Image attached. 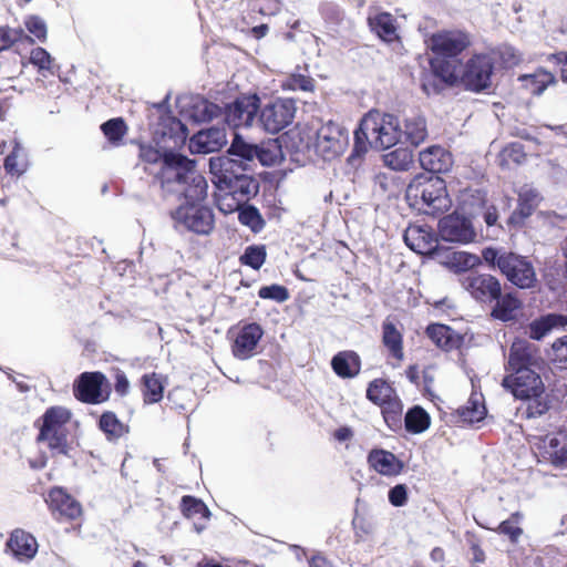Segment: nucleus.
<instances>
[{
    "mask_svg": "<svg viewBox=\"0 0 567 567\" xmlns=\"http://www.w3.org/2000/svg\"><path fill=\"white\" fill-rule=\"evenodd\" d=\"M384 163L394 171H406L412 164V154L406 148H396L384 155Z\"/></svg>",
    "mask_w": 567,
    "mask_h": 567,
    "instance_id": "a18cd8bd",
    "label": "nucleus"
},
{
    "mask_svg": "<svg viewBox=\"0 0 567 567\" xmlns=\"http://www.w3.org/2000/svg\"><path fill=\"white\" fill-rule=\"evenodd\" d=\"M74 423L69 409L60 405L51 406L39 420L38 441L44 443L52 455H68L69 435Z\"/></svg>",
    "mask_w": 567,
    "mask_h": 567,
    "instance_id": "423d86ee",
    "label": "nucleus"
},
{
    "mask_svg": "<svg viewBox=\"0 0 567 567\" xmlns=\"http://www.w3.org/2000/svg\"><path fill=\"white\" fill-rule=\"evenodd\" d=\"M369 25L371 30L385 42H393L399 39L395 19L388 12L370 16Z\"/></svg>",
    "mask_w": 567,
    "mask_h": 567,
    "instance_id": "c85d7f7f",
    "label": "nucleus"
},
{
    "mask_svg": "<svg viewBox=\"0 0 567 567\" xmlns=\"http://www.w3.org/2000/svg\"><path fill=\"white\" fill-rule=\"evenodd\" d=\"M393 395L392 386L382 379L373 380L367 390V398L378 405L388 403Z\"/></svg>",
    "mask_w": 567,
    "mask_h": 567,
    "instance_id": "58836bf2",
    "label": "nucleus"
},
{
    "mask_svg": "<svg viewBox=\"0 0 567 567\" xmlns=\"http://www.w3.org/2000/svg\"><path fill=\"white\" fill-rule=\"evenodd\" d=\"M522 520L520 513H514L508 519L502 522L496 532L503 535L508 536V538L515 543L518 540L520 535L523 534V529L519 527V523Z\"/></svg>",
    "mask_w": 567,
    "mask_h": 567,
    "instance_id": "8fccbe9b",
    "label": "nucleus"
},
{
    "mask_svg": "<svg viewBox=\"0 0 567 567\" xmlns=\"http://www.w3.org/2000/svg\"><path fill=\"white\" fill-rule=\"evenodd\" d=\"M430 426V416L425 410L414 406L405 415V427L409 432L421 433Z\"/></svg>",
    "mask_w": 567,
    "mask_h": 567,
    "instance_id": "ea45409f",
    "label": "nucleus"
},
{
    "mask_svg": "<svg viewBox=\"0 0 567 567\" xmlns=\"http://www.w3.org/2000/svg\"><path fill=\"white\" fill-rule=\"evenodd\" d=\"M544 453L546 457L557 466H567V446L560 445L556 436H546L544 440Z\"/></svg>",
    "mask_w": 567,
    "mask_h": 567,
    "instance_id": "e433bc0d",
    "label": "nucleus"
},
{
    "mask_svg": "<svg viewBox=\"0 0 567 567\" xmlns=\"http://www.w3.org/2000/svg\"><path fill=\"white\" fill-rule=\"evenodd\" d=\"M244 265L254 269H259L266 260V249L264 246H249L240 257Z\"/></svg>",
    "mask_w": 567,
    "mask_h": 567,
    "instance_id": "603ef678",
    "label": "nucleus"
},
{
    "mask_svg": "<svg viewBox=\"0 0 567 567\" xmlns=\"http://www.w3.org/2000/svg\"><path fill=\"white\" fill-rule=\"evenodd\" d=\"M309 567H333L323 556L316 555L309 560Z\"/></svg>",
    "mask_w": 567,
    "mask_h": 567,
    "instance_id": "774afa93",
    "label": "nucleus"
},
{
    "mask_svg": "<svg viewBox=\"0 0 567 567\" xmlns=\"http://www.w3.org/2000/svg\"><path fill=\"white\" fill-rule=\"evenodd\" d=\"M209 171L216 188L215 203L225 215L240 209L258 192L257 183L244 173L245 166L237 159L228 156L212 157Z\"/></svg>",
    "mask_w": 567,
    "mask_h": 567,
    "instance_id": "f257e3e1",
    "label": "nucleus"
},
{
    "mask_svg": "<svg viewBox=\"0 0 567 567\" xmlns=\"http://www.w3.org/2000/svg\"><path fill=\"white\" fill-rule=\"evenodd\" d=\"M511 251H499L495 248L487 247L482 251V258L492 268H498L501 270L502 261L509 257Z\"/></svg>",
    "mask_w": 567,
    "mask_h": 567,
    "instance_id": "680f3d73",
    "label": "nucleus"
},
{
    "mask_svg": "<svg viewBox=\"0 0 567 567\" xmlns=\"http://www.w3.org/2000/svg\"><path fill=\"white\" fill-rule=\"evenodd\" d=\"M12 45V39L9 35L8 27H0V51L7 50Z\"/></svg>",
    "mask_w": 567,
    "mask_h": 567,
    "instance_id": "338daca9",
    "label": "nucleus"
},
{
    "mask_svg": "<svg viewBox=\"0 0 567 567\" xmlns=\"http://www.w3.org/2000/svg\"><path fill=\"white\" fill-rule=\"evenodd\" d=\"M29 163L24 148L18 141H14V146L11 153L4 159V169L9 175L21 176L28 169Z\"/></svg>",
    "mask_w": 567,
    "mask_h": 567,
    "instance_id": "c9c22d12",
    "label": "nucleus"
},
{
    "mask_svg": "<svg viewBox=\"0 0 567 567\" xmlns=\"http://www.w3.org/2000/svg\"><path fill=\"white\" fill-rule=\"evenodd\" d=\"M368 464L382 476L393 477L402 473L404 464L392 452L373 449L367 457Z\"/></svg>",
    "mask_w": 567,
    "mask_h": 567,
    "instance_id": "aec40b11",
    "label": "nucleus"
},
{
    "mask_svg": "<svg viewBox=\"0 0 567 567\" xmlns=\"http://www.w3.org/2000/svg\"><path fill=\"white\" fill-rule=\"evenodd\" d=\"M453 331L444 324H432L426 329L429 338L439 347L449 350L454 346Z\"/></svg>",
    "mask_w": 567,
    "mask_h": 567,
    "instance_id": "a19ab883",
    "label": "nucleus"
},
{
    "mask_svg": "<svg viewBox=\"0 0 567 567\" xmlns=\"http://www.w3.org/2000/svg\"><path fill=\"white\" fill-rule=\"evenodd\" d=\"M405 244L421 255L435 252L436 236L427 225H410L404 231Z\"/></svg>",
    "mask_w": 567,
    "mask_h": 567,
    "instance_id": "a211bd4d",
    "label": "nucleus"
},
{
    "mask_svg": "<svg viewBox=\"0 0 567 567\" xmlns=\"http://www.w3.org/2000/svg\"><path fill=\"white\" fill-rule=\"evenodd\" d=\"M101 130L107 138V141L111 144L117 146L122 143V140L126 134L127 127L125 122L122 118L117 117L109 120L107 122L102 124Z\"/></svg>",
    "mask_w": 567,
    "mask_h": 567,
    "instance_id": "37998d69",
    "label": "nucleus"
},
{
    "mask_svg": "<svg viewBox=\"0 0 567 567\" xmlns=\"http://www.w3.org/2000/svg\"><path fill=\"white\" fill-rule=\"evenodd\" d=\"M278 154L279 147L274 141L266 145L258 146V154L255 158H258L259 162L265 166H271L277 162Z\"/></svg>",
    "mask_w": 567,
    "mask_h": 567,
    "instance_id": "bf43d9fd",
    "label": "nucleus"
},
{
    "mask_svg": "<svg viewBox=\"0 0 567 567\" xmlns=\"http://www.w3.org/2000/svg\"><path fill=\"white\" fill-rule=\"evenodd\" d=\"M503 385L516 399L529 400L539 396L544 391L540 377L532 369H518L503 380Z\"/></svg>",
    "mask_w": 567,
    "mask_h": 567,
    "instance_id": "9b49d317",
    "label": "nucleus"
},
{
    "mask_svg": "<svg viewBox=\"0 0 567 567\" xmlns=\"http://www.w3.org/2000/svg\"><path fill=\"white\" fill-rule=\"evenodd\" d=\"M258 296L261 299H271L277 302H285L289 299L288 289L280 285L264 286L259 289Z\"/></svg>",
    "mask_w": 567,
    "mask_h": 567,
    "instance_id": "4d7b16f0",
    "label": "nucleus"
},
{
    "mask_svg": "<svg viewBox=\"0 0 567 567\" xmlns=\"http://www.w3.org/2000/svg\"><path fill=\"white\" fill-rule=\"evenodd\" d=\"M284 87L289 90H301L305 92H311L315 89V81L305 74H291L285 82Z\"/></svg>",
    "mask_w": 567,
    "mask_h": 567,
    "instance_id": "6e6d98bb",
    "label": "nucleus"
},
{
    "mask_svg": "<svg viewBox=\"0 0 567 567\" xmlns=\"http://www.w3.org/2000/svg\"><path fill=\"white\" fill-rule=\"evenodd\" d=\"M259 102L256 94L238 97L227 107L225 120L228 125L235 128L251 126L259 111Z\"/></svg>",
    "mask_w": 567,
    "mask_h": 567,
    "instance_id": "dca6fc26",
    "label": "nucleus"
},
{
    "mask_svg": "<svg viewBox=\"0 0 567 567\" xmlns=\"http://www.w3.org/2000/svg\"><path fill=\"white\" fill-rule=\"evenodd\" d=\"M7 546L12 555L20 561L32 559L38 551L35 538L22 529H16L11 533Z\"/></svg>",
    "mask_w": 567,
    "mask_h": 567,
    "instance_id": "393cba45",
    "label": "nucleus"
},
{
    "mask_svg": "<svg viewBox=\"0 0 567 567\" xmlns=\"http://www.w3.org/2000/svg\"><path fill=\"white\" fill-rule=\"evenodd\" d=\"M543 197L539 192L530 185H524L518 190V206L512 214L509 220L514 224L522 223L529 217L539 206Z\"/></svg>",
    "mask_w": 567,
    "mask_h": 567,
    "instance_id": "a878e982",
    "label": "nucleus"
},
{
    "mask_svg": "<svg viewBox=\"0 0 567 567\" xmlns=\"http://www.w3.org/2000/svg\"><path fill=\"white\" fill-rule=\"evenodd\" d=\"M523 86L533 95L542 94L547 86L554 84L556 79L554 74L543 69L537 70L533 74L519 76Z\"/></svg>",
    "mask_w": 567,
    "mask_h": 567,
    "instance_id": "72a5a7b5",
    "label": "nucleus"
},
{
    "mask_svg": "<svg viewBox=\"0 0 567 567\" xmlns=\"http://www.w3.org/2000/svg\"><path fill=\"white\" fill-rule=\"evenodd\" d=\"M296 112L292 99H277L264 106L259 122L266 132L276 134L292 123Z\"/></svg>",
    "mask_w": 567,
    "mask_h": 567,
    "instance_id": "6e6552de",
    "label": "nucleus"
},
{
    "mask_svg": "<svg viewBox=\"0 0 567 567\" xmlns=\"http://www.w3.org/2000/svg\"><path fill=\"white\" fill-rule=\"evenodd\" d=\"M524 158L525 153L522 144L519 143L508 144L499 154L501 165H509L511 163L519 164Z\"/></svg>",
    "mask_w": 567,
    "mask_h": 567,
    "instance_id": "864d4df0",
    "label": "nucleus"
},
{
    "mask_svg": "<svg viewBox=\"0 0 567 567\" xmlns=\"http://www.w3.org/2000/svg\"><path fill=\"white\" fill-rule=\"evenodd\" d=\"M382 340L391 355L398 361H402L404 357L402 348V334L390 321H385L382 326Z\"/></svg>",
    "mask_w": 567,
    "mask_h": 567,
    "instance_id": "f704fd0d",
    "label": "nucleus"
},
{
    "mask_svg": "<svg viewBox=\"0 0 567 567\" xmlns=\"http://www.w3.org/2000/svg\"><path fill=\"white\" fill-rule=\"evenodd\" d=\"M410 205L427 215L442 214L452 206L445 182L440 177L416 176L405 193Z\"/></svg>",
    "mask_w": 567,
    "mask_h": 567,
    "instance_id": "39448f33",
    "label": "nucleus"
},
{
    "mask_svg": "<svg viewBox=\"0 0 567 567\" xmlns=\"http://www.w3.org/2000/svg\"><path fill=\"white\" fill-rule=\"evenodd\" d=\"M501 266V272L514 286L520 289H530L536 286V271L527 257L511 252Z\"/></svg>",
    "mask_w": 567,
    "mask_h": 567,
    "instance_id": "9d476101",
    "label": "nucleus"
},
{
    "mask_svg": "<svg viewBox=\"0 0 567 567\" xmlns=\"http://www.w3.org/2000/svg\"><path fill=\"white\" fill-rule=\"evenodd\" d=\"M567 327V315L548 313L533 320L525 333L533 340H542L545 336L556 329Z\"/></svg>",
    "mask_w": 567,
    "mask_h": 567,
    "instance_id": "bb28decb",
    "label": "nucleus"
},
{
    "mask_svg": "<svg viewBox=\"0 0 567 567\" xmlns=\"http://www.w3.org/2000/svg\"><path fill=\"white\" fill-rule=\"evenodd\" d=\"M73 393L82 402L99 404L109 399L110 383L101 372H84L74 383Z\"/></svg>",
    "mask_w": 567,
    "mask_h": 567,
    "instance_id": "1a4fd4ad",
    "label": "nucleus"
},
{
    "mask_svg": "<svg viewBox=\"0 0 567 567\" xmlns=\"http://www.w3.org/2000/svg\"><path fill=\"white\" fill-rule=\"evenodd\" d=\"M229 153L246 161H252L258 154V146L247 143L240 135L235 134Z\"/></svg>",
    "mask_w": 567,
    "mask_h": 567,
    "instance_id": "09e8293b",
    "label": "nucleus"
},
{
    "mask_svg": "<svg viewBox=\"0 0 567 567\" xmlns=\"http://www.w3.org/2000/svg\"><path fill=\"white\" fill-rule=\"evenodd\" d=\"M493 73V60L487 54H477L470 59L462 73L464 85L475 92L487 89Z\"/></svg>",
    "mask_w": 567,
    "mask_h": 567,
    "instance_id": "ddd939ff",
    "label": "nucleus"
},
{
    "mask_svg": "<svg viewBox=\"0 0 567 567\" xmlns=\"http://www.w3.org/2000/svg\"><path fill=\"white\" fill-rule=\"evenodd\" d=\"M439 233L443 240L450 243L468 244L476 238L471 219L458 213L443 217L439 223Z\"/></svg>",
    "mask_w": 567,
    "mask_h": 567,
    "instance_id": "4468645a",
    "label": "nucleus"
},
{
    "mask_svg": "<svg viewBox=\"0 0 567 567\" xmlns=\"http://www.w3.org/2000/svg\"><path fill=\"white\" fill-rule=\"evenodd\" d=\"M163 151L152 146L141 147V157L147 163L162 162L159 173L162 187L167 192H184L192 198H203L208 187L206 179L196 169L195 162L167 150Z\"/></svg>",
    "mask_w": 567,
    "mask_h": 567,
    "instance_id": "f03ea898",
    "label": "nucleus"
},
{
    "mask_svg": "<svg viewBox=\"0 0 567 567\" xmlns=\"http://www.w3.org/2000/svg\"><path fill=\"white\" fill-rule=\"evenodd\" d=\"M128 390H130V382H128L126 375L121 371L116 372V374H115V391L120 395H125L128 393Z\"/></svg>",
    "mask_w": 567,
    "mask_h": 567,
    "instance_id": "69168bd1",
    "label": "nucleus"
},
{
    "mask_svg": "<svg viewBox=\"0 0 567 567\" xmlns=\"http://www.w3.org/2000/svg\"><path fill=\"white\" fill-rule=\"evenodd\" d=\"M29 61L38 68V71L44 75V72L52 73L53 58L43 48H34L30 52Z\"/></svg>",
    "mask_w": 567,
    "mask_h": 567,
    "instance_id": "3c124183",
    "label": "nucleus"
},
{
    "mask_svg": "<svg viewBox=\"0 0 567 567\" xmlns=\"http://www.w3.org/2000/svg\"><path fill=\"white\" fill-rule=\"evenodd\" d=\"M551 360L567 369V336L556 340L551 346Z\"/></svg>",
    "mask_w": 567,
    "mask_h": 567,
    "instance_id": "052dcab7",
    "label": "nucleus"
},
{
    "mask_svg": "<svg viewBox=\"0 0 567 567\" xmlns=\"http://www.w3.org/2000/svg\"><path fill=\"white\" fill-rule=\"evenodd\" d=\"M357 543L365 542L373 534L374 525L363 516L355 515L352 519Z\"/></svg>",
    "mask_w": 567,
    "mask_h": 567,
    "instance_id": "5fc2aeb1",
    "label": "nucleus"
},
{
    "mask_svg": "<svg viewBox=\"0 0 567 567\" xmlns=\"http://www.w3.org/2000/svg\"><path fill=\"white\" fill-rule=\"evenodd\" d=\"M419 161L425 171L433 173L449 172L453 165L452 154L441 146H430L420 152Z\"/></svg>",
    "mask_w": 567,
    "mask_h": 567,
    "instance_id": "5701e85b",
    "label": "nucleus"
},
{
    "mask_svg": "<svg viewBox=\"0 0 567 567\" xmlns=\"http://www.w3.org/2000/svg\"><path fill=\"white\" fill-rule=\"evenodd\" d=\"M408 142L412 145H420L427 136L426 121L423 115L412 113L404 118V130L402 131Z\"/></svg>",
    "mask_w": 567,
    "mask_h": 567,
    "instance_id": "7c9ffc66",
    "label": "nucleus"
},
{
    "mask_svg": "<svg viewBox=\"0 0 567 567\" xmlns=\"http://www.w3.org/2000/svg\"><path fill=\"white\" fill-rule=\"evenodd\" d=\"M182 511L188 518L200 517L208 519L210 512L204 502L192 496H184L182 498Z\"/></svg>",
    "mask_w": 567,
    "mask_h": 567,
    "instance_id": "49530a36",
    "label": "nucleus"
},
{
    "mask_svg": "<svg viewBox=\"0 0 567 567\" xmlns=\"http://www.w3.org/2000/svg\"><path fill=\"white\" fill-rule=\"evenodd\" d=\"M175 193L183 195L186 199V203L173 213L176 225L198 235H208L214 229L215 220L213 210L200 204L207 193L198 199L186 196L184 192Z\"/></svg>",
    "mask_w": 567,
    "mask_h": 567,
    "instance_id": "0eeeda50",
    "label": "nucleus"
},
{
    "mask_svg": "<svg viewBox=\"0 0 567 567\" xmlns=\"http://www.w3.org/2000/svg\"><path fill=\"white\" fill-rule=\"evenodd\" d=\"M219 113V107L204 99H196L193 102V111L189 116L195 122H207L216 117Z\"/></svg>",
    "mask_w": 567,
    "mask_h": 567,
    "instance_id": "79ce46f5",
    "label": "nucleus"
},
{
    "mask_svg": "<svg viewBox=\"0 0 567 567\" xmlns=\"http://www.w3.org/2000/svg\"><path fill=\"white\" fill-rule=\"evenodd\" d=\"M24 27L39 41H45L48 29L44 20L38 16H29L24 20Z\"/></svg>",
    "mask_w": 567,
    "mask_h": 567,
    "instance_id": "13d9d810",
    "label": "nucleus"
},
{
    "mask_svg": "<svg viewBox=\"0 0 567 567\" xmlns=\"http://www.w3.org/2000/svg\"><path fill=\"white\" fill-rule=\"evenodd\" d=\"M389 501L393 506H403L408 501V488L404 484H399L389 491Z\"/></svg>",
    "mask_w": 567,
    "mask_h": 567,
    "instance_id": "e2e57ef3",
    "label": "nucleus"
},
{
    "mask_svg": "<svg viewBox=\"0 0 567 567\" xmlns=\"http://www.w3.org/2000/svg\"><path fill=\"white\" fill-rule=\"evenodd\" d=\"M430 64L435 76L440 78L443 82L453 84L458 80L462 81L463 70L455 58L435 56L431 60Z\"/></svg>",
    "mask_w": 567,
    "mask_h": 567,
    "instance_id": "cd10ccee",
    "label": "nucleus"
},
{
    "mask_svg": "<svg viewBox=\"0 0 567 567\" xmlns=\"http://www.w3.org/2000/svg\"><path fill=\"white\" fill-rule=\"evenodd\" d=\"M537 360V348L526 339H516L509 351L508 365L513 371L530 369Z\"/></svg>",
    "mask_w": 567,
    "mask_h": 567,
    "instance_id": "b1692460",
    "label": "nucleus"
},
{
    "mask_svg": "<svg viewBox=\"0 0 567 567\" xmlns=\"http://www.w3.org/2000/svg\"><path fill=\"white\" fill-rule=\"evenodd\" d=\"M100 429L105 433L109 440H116L128 432V427L112 412H106L101 415Z\"/></svg>",
    "mask_w": 567,
    "mask_h": 567,
    "instance_id": "4c0bfd02",
    "label": "nucleus"
},
{
    "mask_svg": "<svg viewBox=\"0 0 567 567\" xmlns=\"http://www.w3.org/2000/svg\"><path fill=\"white\" fill-rule=\"evenodd\" d=\"M470 43L468 35L460 30L439 31L427 40V47L440 58H456Z\"/></svg>",
    "mask_w": 567,
    "mask_h": 567,
    "instance_id": "f8f14e48",
    "label": "nucleus"
},
{
    "mask_svg": "<svg viewBox=\"0 0 567 567\" xmlns=\"http://www.w3.org/2000/svg\"><path fill=\"white\" fill-rule=\"evenodd\" d=\"M264 330L258 323H248L237 332L231 351L235 358L247 360L257 354V348Z\"/></svg>",
    "mask_w": 567,
    "mask_h": 567,
    "instance_id": "f3484780",
    "label": "nucleus"
},
{
    "mask_svg": "<svg viewBox=\"0 0 567 567\" xmlns=\"http://www.w3.org/2000/svg\"><path fill=\"white\" fill-rule=\"evenodd\" d=\"M333 371L341 378H352L360 371V359L351 351L339 352L331 361Z\"/></svg>",
    "mask_w": 567,
    "mask_h": 567,
    "instance_id": "2f4dec72",
    "label": "nucleus"
},
{
    "mask_svg": "<svg viewBox=\"0 0 567 567\" xmlns=\"http://www.w3.org/2000/svg\"><path fill=\"white\" fill-rule=\"evenodd\" d=\"M227 143L224 128L209 127L198 132L190 138L189 150L197 153H212L220 150Z\"/></svg>",
    "mask_w": 567,
    "mask_h": 567,
    "instance_id": "412c9836",
    "label": "nucleus"
},
{
    "mask_svg": "<svg viewBox=\"0 0 567 567\" xmlns=\"http://www.w3.org/2000/svg\"><path fill=\"white\" fill-rule=\"evenodd\" d=\"M300 145L299 151H310L326 161L333 159L341 155L348 145V134L343 127L334 122H327L318 130L303 127L298 131Z\"/></svg>",
    "mask_w": 567,
    "mask_h": 567,
    "instance_id": "20e7f679",
    "label": "nucleus"
},
{
    "mask_svg": "<svg viewBox=\"0 0 567 567\" xmlns=\"http://www.w3.org/2000/svg\"><path fill=\"white\" fill-rule=\"evenodd\" d=\"M237 212L238 219L243 225L249 227L255 233L262 229L264 220L257 208L243 205Z\"/></svg>",
    "mask_w": 567,
    "mask_h": 567,
    "instance_id": "de8ad7c7",
    "label": "nucleus"
},
{
    "mask_svg": "<svg viewBox=\"0 0 567 567\" xmlns=\"http://www.w3.org/2000/svg\"><path fill=\"white\" fill-rule=\"evenodd\" d=\"M47 502L53 513L66 519H76L82 515L81 504L60 487L49 492Z\"/></svg>",
    "mask_w": 567,
    "mask_h": 567,
    "instance_id": "4be33fe9",
    "label": "nucleus"
},
{
    "mask_svg": "<svg viewBox=\"0 0 567 567\" xmlns=\"http://www.w3.org/2000/svg\"><path fill=\"white\" fill-rule=\"evenodd\" d=\"M496 305L493 308L492 316L502 321L514 320L517 316L522 302L514 293H506L495 299Z\"/></svg>",
    "mask_w": 567,
    "mask_h": 567,
    "instance_id": "473e14b6",
    "label": "nucleus"
},
{
    "mask_svg": "<svg viewBox=\"0 0 567 567\" xmlns=\"http://www.w3.org/2000/svg\"><path fill=\"white\" fill-rule=\"evenodd\" d=\"M501 54L504 62L508 65H516L522 61L520 54L512 47H505Z\"/></svg>",
    "mask_w": 567,
    "mask_h": 567,
    "instance_id": "0e129e2a",
    "label": "nucleus"
},
{
    "mask_svg": "<svg viewBox=\"0 0 567 567\" xmlns=\"http://www.w3.org/2000/svg\"><path fill=\"white\" fill-rule=\"evenodd\" d=\"M435 256L443 267L455 274L465 272L481 264L477 255L467 251L444 249L436 250Z\"/></svg>",
    "mask_w": 567,
    "mask_h": 567,
    "instance_id": "6ab92c4d",
    "label": "nucleus"
},
{
    "mask_svg": "<svg viewBox=\"0 0 567 567\" xmlns=\"http://www.w3.org/2000/svg\"><path fill=\"white\" fill-rule=\"evenodd\" d=\"M461 285L474 299L482 302L494 301L502 292L499 280L488 274H470L462 278Z\"/></svg>",
    "mask_w": 567,
    "mask_h": 567,
    "instance_id": "2eb2a0df",
    "label": "nucleus"
},
{
    "mask_svg": "<svg viewBox=\"0 0 567 567\" xmlns=\"http://www.w3.org/2000/svg\"><path fill=\"white\" fill-rule=\"evenodd\" d=\"M460 414L463 421L468 423H476L482 421L486 415L485 405L482 403L481 399L477 396H472L466 405L462 408Z\"/></svg>",
    "mask_w": 567,
    "mask_h": 567,
    "instance_id": "c03bdc74",
    "label": "nucleus"
},
{
    "mask_svg": "<svg viewBox=\"0 0 567 567\" xmlns=\"http://www.w3.org/2000/svg\"><path fill=\"white\" fill-rule=\"evenodd\" d=\"M142 395L145 404H154L163 399L166 378L158 373H146L142 377Z\"/></svg>",
    "mask_w": 567,
    "mask_h": 567,
    "instance_id": "c756f323",
    "label": "nucleus"
},
{
    "mask_svg": "<svg viewBox=\"0 0 567 567\" xmlns=\"http://www.w3.org/2000/svg\"><path fill=\"white\" fill-rule=\"evenodd\" d=\"M401 136L402 130L396 116L373 110L363 116L354 132V152L363 154L369 147L388 150L394 146Z\"/></svg>",
    "mask_w": 567,
    "mask_h": 567,
    "instance_id": "7ed1b4c3",
    "label": "nucleus"
}]
</instances>
